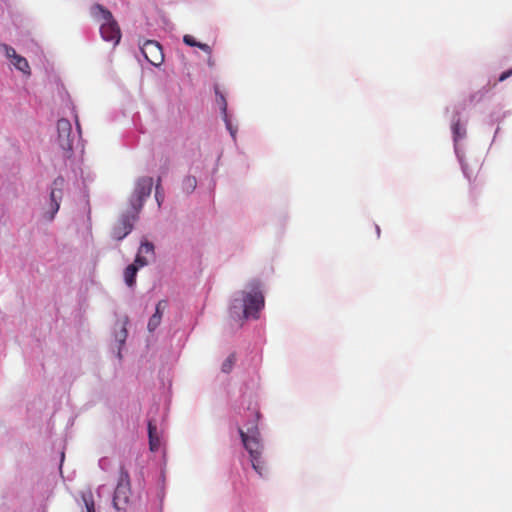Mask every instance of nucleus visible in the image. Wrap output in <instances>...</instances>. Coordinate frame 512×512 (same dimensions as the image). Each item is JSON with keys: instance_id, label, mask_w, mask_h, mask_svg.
Here are the masks:
<instances>
[{"instance_id": "nucleus-1", "label": "nucleus", "mask_w": 512, "mask_h": 512, "mask_svg": "<svg viewBox=\"0 0 512 512\" xmlns=\"http://www.w3.org/2000/svg\"><path fill=\"white\" fill-rule=\"evenodd\" d=\"M91 15L94 19L101 22L100 34L103 40L112 42L113 45L116 46L120 42L121 31L112 13L104 6L94 4L91 7Z\"/></svg>"}, {"instance_id": "nucleus-2", "label": "nucleus", "mask_w": 512, "mask_h": 512, "mask_svg": "<svg viewBox=\"0 0 512 512\" xmlns=\"http://www.w3.org/2000/svg\"><path fill=\"white\" fill-rule=\"evenodd\" d=\"M238 432L241 437L242 443L245 449L248 451L253 469L262 476L265 470L264 462L261 459L262 445L259 439V431L256 426L247 428L244 431L241 427H238Z\"/></svg>"}, {"instance_id": "nucleus-3", "label": "nucleus", "mask_w": 512, "mask_h": 512, "mask_svg": "<svg viewBox=\"0 0 512 512\" xmlns=\"http://www.w3.org/2000/svg\"><path fill=\"white\" fill-rule=\"evenodd\" d=\"M131 496V481L128 470L120 467L119 478L113 496V506L118 512H125Z\"/></svg>"}, {"instance_id": "nucleus-4", "label": "nucleus", "mask_w": 512, "mask_h": 512, "mask_svg": "<svg viewBox=\"0 0 512 512\" xmlns=\"http://www.w3.org/2000/svg\"><path fill=\"white\" fill-rule=\"evenodd\" d=\"M153 178L143 176L137 179L133 193L130 197V204L135 213H139L142 209L144 201L152 192Z\"/></svg>"}, {"instance_id": "nucleus-5", "label": "nucleus", "mask_w": 512, "mask_h": 512, "mask_svg": "<svg viewBox=\"0 0 512 512\" xmlns=\"http://www.w3.org/2000/svg\"><path fill=\"white\" fill-rule=\"evenodd\" d=\"M243 315L245 318H255L259 316L260 310L264 307V296L259 289V286H253L251 291L243 292Z\"/></svg>"}, {"instance_id": "nucleus-6", "label": "nucleus", "mask_w": 512, "mask_h": 512, "mask_svg": "<svg viewBox=\"0 0 512 512\" xmlns=\"http://www.w3.org/2000/svg\"><path fill=\"white\" fill-rule=\"evenodd\" d=\"M137 214L134 210L127 212L118 219L112 228L111 236L115 240H122L125 238L133 229V222L137 218Z\"/></svg>"}, {"instance_id": "nucleus-7", "label": "nucleus", "mask_w": 512, "mask_h": 512, "mask_svg": "<svg viewBox=\"0 0 512 512\" xmlns=\"http://www.w3.org/2000/svg\"><path fill=\"white\" fill-rule=\"evenodd\" d=\"M145 59L154 66H159L164 61L161 45L154 40H147L141 47Z\"/></svg>"}, {"instance_id": "nucleus-8", "label": "nucleus", "mask_w": 512, "mask_h": 512, "mask_svg": "<svg viewBox=\"0 0 512 512\" xmlns=\"http://www.w3.org/2000/svg\"><path fill=\"white\" fill-rule=\"evenodd\" d=\"M58 142L64 151H71L73 148V138L71 137L72 126L69 120L59 119L57 122Z\"/></svg>"}, {"instance_id": "nucleus-9", "label": "nucleus", "mask_w": 512, "mask_h": 512, "mask_svg": "<svg viewBox=\"0 0 512 512\" xmlns=\"http://www.w3.org/2000/svg\"><path fill=\"white\" fill-rule=\"evenodd\" d=\"M65 180L63 177H57L52 184V189L50 193V209L51 214L49 216V220H52L54 218V215L57 213V211L60 208V201L62 200L63 196V186H64Z\"/></svg>"}, {"instance_id": "nucleus-10", "label": "nucleus", "mask_w": 512, "mask_h": 512, "mask_svg": "<svg viewBox=\"0 0 512 512\" xmlns=\"http://www.w3.org/2000/svg\"><path fill=\"white\" fill-rule=\"evenodd\" d=\"M149 446L151 451H157L160 447V439L157 435V426L152 422H148Z\"/></svg>"}, {"instance_id": "nucleus-11", "label": "nucleus", "mask_w": 512, "mask_h": 512, "mask_svg": "<svg viewBox=\"0 0 512 512\" xmlns=\"http://www.w3.org/2000/svg\"><path fill=\"white\" fill-rule=\"evenodd\" d=\"M138 270V266L135 264H131L126 267L124 271V280L127 286L133 287L135 285Z\"/></svg>"}, {"instance_id": "nucleus-12", "label": "nucleus", "mask_w": 512, "mask_h": 512, "mask_svg": "<svg viewBox=\"0 0 512 512\" xmlns=\"http://www.w3.org/2000/svg\"><path fill=\"white\" fill-rule=\"evenodd\" d=\"M13 63V65L18 69L20 70L21 72L25 73V74H30V66H29V63L28 61L18 55L13 61H11Z\"/></svg>"}, {"instance_id": "nucleus-13", "label": "nucleus", "mask_w": 512, "mask_h": 512, "mask_svg": "<svg viewBox=\"0 0 512 512\" xmlns=\"http://www.w3.org/2000/svg\"><path fill=\"white\" fill-rule=\"evenodd\" d=\"M197 186V180H196V177L194 176H186L184 179H183V182H182V189L187 192V193H191L192 191H194V189L196 188Z\"/></svg>"}, {"instance_id": "nucleus-14", "label": "nucleus", "mask_w": 512, "mask_h": 512, "mask_svg": "<svg viewBox=\"0 0 512 512\" xmlns=\"http://www.w3.org/2000/svg\"><path fill=\"white\" fill-rule=\"evenodd\" d=\"M161 313H154L149 319L147 328L150 332H153L161 323Z\"/></svg>"}, {"instance_id": "nucleus-15", "label": "nucleus", "mask_w": 512, "mask_h": 512, "mask_svg": "<svg viewBox=\"0 0 512 512\" xmlns=\"http://www.w3.org/2000/svg\"><path fill=\"white\" fill-rule=\"evenodd\" d=\"M82 499L84 501L87 512H95V504L93 495L91 492L83 494Z\"/></svg>"}, {"instance_id": "nucleus-16", "label": "nucleus", "mask_w": 512, "mask_h": 512, "mask_svg": "<svg viewBox=\"0 0 512 512\" xmlns=\"http://www.w3.org/2000/svg\"><path fill=\"white\" fill-rule=\"evenodd\" d=\"M235 362H236L235 355L234 354L229 355L227 357V359L222 364V367H221L222 372H224V373L231 372Z\"/></svg>"}, {"instance_id": "nucleus-17", "label": "nucleus", "mask_w": 512, "mask_h": 512, "mask_svg": "<svg viewBox=\"0 0 512 512\" xmlns=\"http://www.w3.org/2000/svg\"><path fill=\"white\" fill-rule=\"evenodd\" d=\"M138 253H141L143 255L153 256L154 255V246H153V244L148 242V241L142 242L141 246L139 248Z\"/></svg>"}, {"instance_id": "nucleus-18", "label": "nucleus", "mask_w": 512, "mask_h": 512, "mask_svg": "<svg viewBox=\"0 0 512 512\" xmlns=\"http://www.w3.org/2000/svg\"><path fill=\"white\" fill-rule=\"evenodd\" d=\"M220 102H221V108H222V111H223V113H225V114H226L227 103H226V100H225V98H224V96H223V95H220ZM225 122H226L227 128L229 129V131H230L231 135H232L233 137H235V132H236V131H235V130H233V128H232V126H231L230 122L227 120V118H226V117H225Z\"/></svg>"}, {"instance_id": "nucleus-19", "label": "nucleus", "mask_w": 512, "mask_h": 512, "mask_svg": "<svg viewBox=\"0 0 512 512\" xmlns=\"http://www.w3.org/2000/svg\"><path fill=\"white\" fill-rule=\"evenodd\" d=\"M452 131L454 134L455 139L461 138L465 134V130L461 127L459 121L453 124Z\"/></svg>"}, {"instance_id": "nucleus-20", "label": "nucleus", "mask_w": 512, "mask_h": 512, "mask_svg": "<svg viewBox=\"0 0 512 512\" xmlns=\"http://www.w3.org/2000/svg\"><path fill=\"white\" fill-rule=\"evenodd\" d=\"M138 269L148 264V259L141 253H137L134 263Z\"/></svg>"}, {"instance_id": "nucleus-21", "label": "nucleus", "mask_w": 512, "mask_h": 512, "mask_svg": "<svg viewBox=\"0 0 512 512\" xmlns=\"http://www.w3.org/2000/svg\"><path fill=\"white\" fill-rule=\"evenodd\" d=\"M3 48L5 50L6 56L9 59H11V61H13L18 56V54L16 53L14 48H12L8 45H3Z\"/></svg>"}, {"instance_id": "nucleus-22", "label": "nucleus", "mask_w": 512, "mask_h": 512, "mask_svg": "<svg viewBox=\"0 0 512 512\" xmlns=\"http://www.w3.org/2000/svg\"><path fill=\"white\" fill-rule=\"evenodd\" d=\"M183 41L185 44L192 46V47H196V45H198V41H196V39L192 35H189V34L184 35Z\"/></svg>"}, {"instance_id": "nucleus-23", "label": "nucleus", "mask_w": 512, "mask_h": 512, "mask_svg": "<svg viewBox=\"0 0 512 512\" xmlns=\"http://www.w3.org/2000/svg\"><path fill=\"white\" fill-rule=\"evenodd\" d=\"M167 306V302L162 300V301H159L156 305V311L155 313H161V315L163 314V310L166 308Z\"/></svg>"}, {"instance_id": "nucleus-24", "label": "nucleus", "mask_w": 512, "mask_h": 512, "mask_svg": "<svg viewBox=\"0 0 512 512\" xmlns=\"http://www.w3.org/2000/svg\"><path fill=\"white\" fill-rule=\"evenodd\" d=\"M196 47L200 48L202 51H204L207 54H211L212 50L211 47L208 44L198 42V45Z\"/></svg>"}, {"instance_id": "nucleus-25", "label": "nucleus", "mask_w": 512, "mask_h": 512, "mask_svg": "<svg viewBox=\"0 0 512 512\" xmlns=\"http://www.w3.org/2000/svg\"><path fill=\"white\" fill-rule=\"evenodd\" d=\"M511 75H512V69L507 70V71L503 72V73L500 75V77H499V81H500V82H503V81H505L507 78H509Z\"/></svg>"}, {"instance_id": "nucleus-26", "label": "nucleus", "mask_w": 512, "mask_h": 512, "mask_svg": "<svg viewBox=\"0 0 512 512\" xmlns=\"http://www.w3.org/2000/svg\"><path fill=\"white\" fill-rule=\"evenodd\" d=\"M155 197H156L158 204L160 205L159 184L156 185Z\"/></svg>"}, {"instance_id": "nucleus-27", "label": "nucleus", "mask_w": 512, "mask_h": 512, "mask_svg": "<svg viewBox=\"0 0 512 512\" xmlns=\"http://www.w3.org/2000/svg\"><path fill=\"white\" fill-rule=\"evenodd\" d=\"M238 301H239V300H237V299H235V300H234V302H233V304H232V307H231L232 309H237V308H239V305H237V302H238Z\"/></svg>"}, {"instance_id": "nucleus-28", "label": "nucleus", "mask_w": 512, "mask_h": 512, "mask_svg": "<svg viewBox=\"0 0 512 512\" xmlns=\"http://www.w3.org/2000/svg\"><path fill=\"white\" fill-rule=\"evenodd\" d=\"M124 337L126 336V329H123Z\"/></svg>"}]
</instances>
